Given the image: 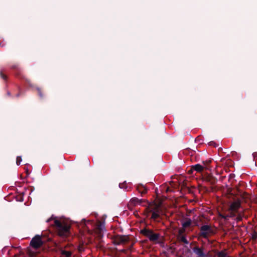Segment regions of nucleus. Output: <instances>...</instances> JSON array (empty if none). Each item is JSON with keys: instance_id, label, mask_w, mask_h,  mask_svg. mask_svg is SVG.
I'll return each mask as SVG.
<instances>
[{"instance_id": "34", "label": "nucleus", "mask_w": 257, "mask_h": 257, "mask_svg": "<svg viewBox=\"0 0 257 257\" xmlns=\"http://www.w3.org/2000/svg\"><path fill=\"white\" fill-rule=\"evenodd\" d=\"M193 170V169H192V168H191V170H189L188 172H189V173H191Z\"/></svg>"}, {"instance_id": "25", "label": "nucleus", "mask_w": 257, "mask_h": 257, "mask_svg": "<svg viewBox=\"0 0 257 257\" xmlns=\"http://www.w3.org/2000/svg\"><path fill=\"white\" fill-rule=\"evenodd\" d=\"M218 216L220 217H221V218L224 219L226 221L228 220H227V216H226V214H222L221 213H219Z\"/></svg>"}, {"instance_id": "29", "label": "nucleus", "mask_w": 257, "mask_h": 257, "mask_svg": "<svg viewBox=\"0 0 257 257\" xmlns=\"http://www.w3.org/2000/svg\"><path fill=\"white\" fill-rule=\"evenodd\" d=\"M78 250L80 252L83 251L84 250V248L83 245H79L78 247Z\"/></svg>"}, {"instance_id": "33", "label": "nucleus", "mask_w": 257, "mask_h": 257, "mask_svg": "<svg viewBox=\"0 0 257 257\" xmlns=\"http://www.w3.org/2000/svg\"><path fill=\"white\" fill-rule=\"evenodd\" d=\"M7 95H8V96H11V93H10V92L8 91V92H7Z\"/></svg>"}, {"instance_id": "8", "label": "nucleus", "mask_w": 257, "mask_h": 257, "mask_svg": "<svg viewBox=\"0 0 257 257\" xmlns=\"http://www.w3.org/2000/svg\"><path fill=\"white\" fill-rule=\"evenodd\" d=\"M193 251L197 257H207V254L204 252L203 248L196 246L193 248Z\"/></svg>"}, {"instance_id": "35", "label": "nucleus", "mask_w": 257, "mask_h": 257, "mask_svg": "<svg viewBox=\"0 0 257 257\" xmlns=\"http://www.w3.org/2000/svg\"><path fill=\"white\" fill-rule=\"evenodd\" d=\"M122 185H123V184H119V187H120V188H122V187H122Z\"/></svg>"}, {"instance_id": "5", "label": "nucleus", "mask_w": 257, "mask_h": 257, "mask_svg": "<svg viewBox=\"0 0 257 257\" xmlns=\"http://www.w3.org/2000/svg\"><path fill=\"white\" fill-rule=\"evenodd\" d=\"M44 242L42 240L41 236L39 235H35L30 242V245L35 249L40 248Z\"/></svg>"}, {"instance_id": "12", "label": "nucleus", "mask_w": 257, "mask_h": 257, "mask_svg": "<svg viewBox=\"0 0 257 257\" xmlns=\"http://www.w3.org/2000/svg\"><path fill=\"white\" fill-rule=\"evenodd\" d=\"M146 201L144 199H139L137 197H134L130 200V203L133 205H136L137 204H141Z\"/></svg>"}, {"instance_id": "26", "label": "nucleus", "mask_w": 257, "mask_h": 257, "mask_svg": "<svg viewBox=\"0 0 257 257\" xmlns=\"http://www.w3.org/2000/svg\"><path fill=\"white\" fill-rule=\"evenodd\" d=\"M22 161V158L20 156L17 157L16 163L17 165H20Z\"/></svg>"}, {"instance_id": "31", "label": "nucleus", "mask_w": 257, "mask_h": 257, "mask_svg": "<svg viewBox=\"0 0 257 257\" xmlns=\"http://www.w3.org/2000/svg\"><path fill=\"white\" fill-rule=\"evenodd\" d=\"M120 252L127 253V250L125 249H122L119 250Z\"/></svg>"}, {"instance_id": "38", "label": "nucleus", "mask_w": 257, "mask_h": 257, "mask_svg": "<svg viewBox=\"0 0 257 257\" xmlns=\"http://www.w3.org/2000/svg\"><path fill=\"white\" fill-rule=\"evenodd\" d=\"M50 220H51V219H48V220H47V222H49Z\"/></svg>"}, {"instance_id": "28", "label": "nucleus", "mask_w": 257, "mask_h": 257, "mask_svg": "<svg viewBox=\"0 0 257 257\" xmlns=\"http://www.w3.org/2000/svg\"><path fill=\"white\" fill-rule=\"evenodd\" d=\"M235 220L237 221H240L242 220V216L240 214H238L235 218Z\"/></svg>"}, {"instance_id": "16", "label": "nucleus", "mask_w": 257, "mask_h": 257, "mask_svg": "<svg viewBox=\"0 0 257 257\" xmlns=\"http://www.w3.org/2000/svg\"><path fill=\"white\" fill-rule=\"evenodd\" d=\"M61 253L65 257H71L72 255V252L70 251H66L63 249H61Z\"/></svg>"}, {"instance_id": "37", "label": "nucleus", "mask_w": 257, "mask_h": 257, "mask_svg": "<svg viewBox=\"0 0 257 257\" xmlns=\"http://www.w3.org/2000/svg\"><path fill=\"white\" fill-rule=\"evenodd\" d=\"M19 96H20V94L19 93L17 94V95H16L17 97H19Z\"/></svg>"}, {"instance_id": "7", "label": "nucleus", "mask_w": 257, "mask_h": 257, "mask_svg": "<svg viewBox=\"0 0 257 257\" xmlns=\"http://www.w3.org/2000/svg\"><path fill=\"white\" fill-rule=\"evenodd\" d=\"M241 206V203L239 200L232 202L229 206L228 211H233L236 213H238V210Z\"/></svg>"}, {"instance_id": "11", "label": "nucleus", "mask_w": 257, "mask_h": 257, "mask_svg": "<svg viewBox=\"0 0 257 257\" xmlns=\"http://www.w3.org/2000/svg\"><path fill=\"white\" fill-rule=\"evenodd\" d=\"M104 229V226L100 222H99V224L97 225L96 227V232L98 234V236L99 238V239H101V238L102 237L103 234L102 233L103 230Z\"/></svg>"}, {"instance_id": "3", "label": "nucleus", "mask_w": 257, "mask_h": 257, "mask_svg": "<svg viewBox=\"0 0 257 257\" xmlns=\"http://www.w3.org/2000/svg\"><path fill=\"white\" fill-rule=\"evenodd\" d=\"M200 231L198 233L199 237H203L205 239H208V237L214 233L213 229L209 225H203L200 227Z\"/></svg>"}, {"instance_id": "17", "label": "nucleus", "mask_w": 257, "mask_h": 257, "mask_svg": "<svg viewBox=\"0 0 257 257\" xmlns=\"http://www.w3.org/2000/svg\"><path fill=\"white\" fill-rule=\"evenodd\" d=\"M228 213L226 214L227 217V220L230 218H234L236 216V213L233 211H228Z\"/></svg>"}, {"instance_id": "1", "label": "nucleus", "mask_w": 257, "mask_h": 257, "mask_svg": "<svg viewBox=\"0 0 257 257\" xmlns=\"http://www.w3.org/2000/svg\"><path fill=\"white\" fill-rule=\"evenodd\" d=\"M54 226L57 234L62 238L67 237L70 234V225L65 222L55 219Z\"/></svg>"}, {"instance_id": "15", "label": "nucleus", "mask_w": 257, "mask_h": 257, "mask_svg": "<svg viewBox=\"0 0 257 257\" xmlns=\"http://www.w3.org/2000/svg\"><path fill=\"white\" fill-rule=\"evenodd\" d=\"M177 238L180 242H182L186 244L189 243V241L187 240L185 235H178Z\"/></svg>"}, {"instance_id": "6", "label": "nucleus", "mask_w": 257, "mask_h": 257, "mask_svg": "<svg viewBox=\"0 0 257 257\" xmlns=\"http://www.w3.org/2000/svg\"><path fill=\"white\" fill-rule=\"evenodd\" d=\"M147 209L149 212L152 213L151 219L154 220H157L160 218V209L158 205H155L153 207L148 208Z\"/></svg>"}, {"instance_id": "19", "label": "nucleus", "mask_w": 257, "mask_h": 257, "mask_svg": "<svg viewBox=\"0 0 257 257\" xmlns=\"http://www.w3.org/2000/svg\"><path fill=\"white\" fill-rule=\"evenodd\" d=\"M96 247L100 250H103L105 248L104 244H103L102 241L101 240H100L99 242L97 243Z\"/></svg>"}, {"instance_id": "24", "label": "nucleus", "mask_w": 257, "mask_h": 257, "mask_svg": "<svg viewBox=\"0 0 257 257\" xmlns=\"http://www.w3.org/2000/svg\"><path fill=\"white\" fill-rule=\"evenodd\" d=\"M211 161L210 160L206 161H203L202 163H203V165L202 166H205V165L206 167H207L208 169H209L208 166H209V164L211 163Z\"/></svg>"}, {"instance_id": "20", "label": "nucleus", "mask_w": 257, "mask_h": 257, "mask_svg": "<svg viewBox=\"0 0 257 257\" xmlns=\"http://www.w3.org/2000/svg\"><path fill=\"white\" fill-rule=\"evenodd\" d=\"M217 257H226L227 253L225 251L222 250L217 252Z\"/></svg>"}, {"instance_id": "32", "label": "nucleus", "mask_w": 257, "mask_h": 257, "mask_svg": "<svg viewBox=\"0 0 257 257\" xmlns=\"http://www.w3.org/2000/svg\"><path fill=\"white\" fill-rule=\"evenodd\" d=\"M253 157L254 158L257 157V152H254L252 154Z\"/></svg>"}, {"instance_id": "4", "label": "nucleus", "mask_w": 257, "mask_h": 257, "mask_svg": "<svg viewBox=\"0 0 257 257\" xmlns=\"http://www.w3.org/2000/svg\"><path fill=\"white\" fill-rule=\"evenodd\" d=\"M129 241V237L126 235H116L113 238V243L115 245L124 244Z\"/></svg>"}, {"instance_id": "13", "label": "nucleus", "mask_w": 257, "mask_h": 257, "mask_svg": "<svg viewBox=\"0 0 257 257\" xmlns=\"http://www.w3.org/2000/svg\"><path fill=\"white\" fill-rule=\"evenodd\" d=\"M137 190L143 196L144 194L147 193L148 189L143 185H139L137 187Z\"/></svg>"}, {"instance_id": "22", "label": "nucleus", "mask_w": 257, "mask_h": 257, "mask_svg": "<svg viewBox=\"0 0 257 257\" xmlns=\"http://www.w3.org/2000/svg\"><path fill=\"white\" fill-rule=\"evenodd\" d=\"M251 239L253 240H256L257 239V232L255 231H253V233L251 234Z\"/></svg>"}, {"instance_id": "23", "label": "nucleus", "mask_w": 257, "mask_h": 257, "mask_svg": "<svg viewBox=\"0 0 257 257\" xmlns=\"http://www.w3.org/2000/svg\"><path fill=\"white\" fill-rule=\"evenodd\" d=\"M185 228L182 227V228L179 229L178 235H183V234L185 232Z\"/></svg>"}, {"instance_id": "14", "label": "nucleus", "mask_w": 257, "mask_h": 257, "mask_svg": "<svg viewBox=\"0 0 257 257\" xmlns=\"http://www.w3.org/2000/svg\"><path fill=\"white\" fill-rule=\"evenodd\" d=\"M192 224V220L191 219L186 218L185 220L182 222V227L184 228H187L190 227Z\"/></svg>"}, {"instance_id": "9", "label": "nucleus", "mask_w": 257, "mask_h": 257, "mask_svg": "<svg viewBox=\"0 0 257 257\" xmlns=\"http://www.w3.org/2000/svg\"><path fill=\"white\" fill-rule=\"evenodd\" d=\"M204 179L211 185H214L217 182V179L211 174H207L204 177Z\"/></svg>"}, {"instance_id": "18", "label": "nucleus", "mask_w": 257, "mask_h": 257, "mask_svg": "<svg viewBox=\"0 0 257 257\" xmlns=\"http://www.w3.org/2000/svg\"><path fill=\"white\" fill-rule=\"evenodd\" d=\"M36 89L37 90L38 94L39 97H40V98L43 99L44 98V95L43 93V91H42L41 88L39 87H36Z\"/></svg>"}, {"instance_id": "21", "label": "nucleus", "mask_w": 257, "mask_h": 257, "mask_svg": "<svg viewBox=\"0 0 257 257\" xmlns=\"http://www.w3.org/2000/svg\"><path fill=\"white\" fill-rule=\"evenodd\" d=\"M0 77L5 81H7L8 79L7 76L5 74L2 70H0Z\"/></svg>"}, {"instance_id": "2", "label": "nucleus", "mask_w": 257, "mask_h": 257, "mask_svg": "<svg viewBox=\"0 0 257 257\" xmlns=\"http://www.w3.org/2000/svg\"><path fill=\"white\" fill-rule=\"evenodd\" d=\"M140 233L149 238V239L155 243L158 242L160 238L161 235L160 233H155L152 229L148 228H144L141 230Z\"/></svg>"}, {"instance_id": "10", "label": "nucleus", "mask_w": 257, "mask_h": 257, "mask_svg": "<svg viewBox=\"0 0 257 257\" xmlns=\"http://www.w3.org/2000/svg\"><path fill=\"white\" fill-rule=\"evenodd\" d=\"M192 169L194 171H197V172H201L204 169L208 170L207 167L205 165V166H203L202 165L197 164L195 165L192 166Z\"/></svg>"}, {"instance_id": "30", "label": "nucleus", "mask_w": 257, "mask_h": 257, "mask_svg": "<svg viewBox=\"0 0 257 257\" xmlns=\"http://www.w3.org/2000/svg\"><path fill=\"white\" fill-rule=\"evenodd\" d=\"M18 198V200L19 201L22 202L24 200L23 196L22 195H20Z\"/></svg>"}, {"instance_id": "36", "label": "nucleus", "mask_w": 257, "mask_h": 257, "mask_svg": "<svg viewBox=\"0 0 257 257\" xmlns=\"http://www.w3.org/2000/svg\"><path fill=\"white\" fill-rule=\"evenodd\" d=\"M133 244H132L130 246V247H129V248H128L130 249H131V248H132V246H133Z\"/></svg>"}, {"instance_id": "27", "label": "nucleus", "mask_w": 257, "mask_h": 257, "mask_svg": "<svg viewBox=\"0 0 257 257\" xmlns=\"http://www.w3.org/2000/svg\"><path fill=\"white\" fill-rule=\"evenodd\" d=\"M209 146H214V147H216L218 145H216V143L214 141H211L208 143Z\"/></svg>"}]
</instances>
